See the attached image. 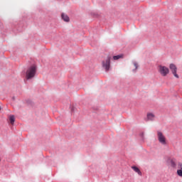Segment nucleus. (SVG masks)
Segmentation results:
<instances>
[{"mask_svg": "<svg viewBox=\"0 0 182 182\" xmlns=\"http://www.w3.org/2000/svg\"><path fill=\"white\" fill-rule=\"evenodd\" d=\"M35 75H36V65H31L26 70V79H27V80H29V79L35 77Z\"/></svg>", "mask_w": 182, "mask_h": 182, "instance_id": "obj_1", "label": "nucleus"}, {"mask_svg": "<svg viewBox=\"0 0 182 182\" xmlns=\"http://www.w3.org/2000/svg\"><path fill=\"white\" fill-rule=\"evenodd\" d=\"M158 72L162 76L166 77L167 76V75H168V73H170V70L168 69V68L160 65L158 66Z\"/></svg>", "mask_w": 182, "mask_h": 182, "instance_id": "obj_2", "label": "nucleus"}, {"mask_svg": "<svg viewBox=\"0 0 182 182\" xmlns=\"http://www.w3.org/2000/svg\"><path fill=\"white\" fill-rule=\"evenodd\" d=\"M157 137L159 143L162 144L163 146H166L167 144V139L166 138V136L163 134V132L158 131L157 132Z\"/></svg>", "mask_w": 182, "mask_h": 182, "instance_id": "obj_3", "label": "nucleus"}, {"mask_svg": "<svg viewBox=\"0 0 182 182\" xmlns=\"http://www.w3.org/2000/svg\"><path fill=\"white\" fill-rule=\"evenodd\" d=\"M110 56H108L105 60L102 61V68L105 69L106 72L110 69Z\"/></svg>", "mask_w": 182, "mask_h": 182, "instance_id": "obj_4", "label": "nucleus"}, {"mask_svg": "<svg viewBox=\"0 0 182 182\" xmlns=\"http://www.w3.org/2000/svg\"><path fill=\"white\" fill-rule=\"evenodd\" d=\"M169 69L171 70V73H173V76L178 79V75H177V66L174 64H170Z\"/></svg>", "mask_w": 182, "mask_h": 182, "instance_id": "obj_5", "label": "nucleus"}, {"mask_svg": "<svg viewBox=\"0 0 182 182\" xmlns=\"http://www.w3.org/2000/svg\"><path fill=\"white\" fill-rule=\"evenodd\" d=\"M168 163H169L171 167H172V168H176V167H177V160L176 159V158H170L168 160Z\"/></svg>", "mask_w": 182, "mask_h": 182, "instance_id": "obj_6", "label": "nucleus"}, {"mask_svg": "<svg viewBox=\"0 0 182 182\" xmlns=\"http://www.w3.org/2000/svg\"><path fill=\"white\" fill-rule=\"evenodd\" d=\"M61 18L64 22H70V18H69V16H68L66 14L63 13L61 14Z\"/></svg>", "mask_w": 182, "mask_h": 182, "instance_id": "obj_7", "label": "nucleus"}, {"mask_svg": "<svg viewBox=\"0 0 182 182\" xmlns=\"http://www.w3.org/2000/svg\"><path fill=\"white\" fill-rule=\"evenodd\" d=\"M132 168L134 170V171H135V173H137L139 176H141V171L137 166H132Z\"/></svg>", "mask_w": 182, "mask_h": 182, "instance_id": "obj_8", "label": "nucleus"}, {"mask_svg": "<svg viewBox=\"0 0 182 182\" xmlns=\"http://www.w3.org/2000/svg\"><path fill=\"white\" fill-rule=\"evenodd\" d=\"M146 117L148 120H151V121L154 120L155 116L154 115L153 113H148Z\"/></svg>", "mask_w": 182, "mask_h": 182, "instance_id": "obj_9", "label": "nucleus"}, {"mask_svg": "<svg viewBox=\"0 0 182 182\" xmlns=\"http://www.w3.org/2000/svg\"><path fill=\"white\" fill-rule=\"evenodd\" d=\"M122 58H123V54L113 56L114 60H119V59H122Z\"/></svg>", "mask_w": 182, "mask_h": 182, "instance_id": "obj_10", "label": "nucleus"}, {"mask_svg": "<svg viewBox=\"0 0 182 182\" xmlns=\"http://www.w3.org/2000/svg\"><path fill=\"white\" fill-rule=\"evenodd\" d=\"M9 121H10L11 124H14V123H15V116L11 115L9 117Z\"/></svg>", "mask_w": 182, "mask_h": 182, "instance_id": "obj_11", "label": "nucleus"}, {"mask_svg": "<svg viewBox=\"0 0 182 182\" xmlns=\"http://www.w3.org/2000/svg\"><path fill=\"white\" fill-rule=\"evenodd\" d=\"M133 65L135 68V70L139 68V64L136 62H134Z\"/></svg>", "mask_w": 182, "mask_h": 182, "instance_id": "obj_12", "label": "nucleus"}, {"mask_svg": "<svg viewBox=\"0 0 182 182\" xmlns=\"http://www.w3.org/2000/svg\"><path fill=\"white\" fill-rule=\"evenodd\" d=\"M178 168H180V170H182V163L181 162H178Z\"/></svg>", "mask_w": 182, "mask_h": 182, "instance_id": "obj_13", "label": "nucleus"}, {"mask_svg": "<svg viewBox=\"0 0 182 182\" xmlns=\"http://www.w3.org/2000/svg\"><path fill=\"white\" fill-rule=\"evenodd\" d=\"M0 110H1V107H0Z\"/></svg>", "mask_w": 182, "mask_h": 182, "instance_id": "obj_14", "label": "nucleus"}]
</instances>
